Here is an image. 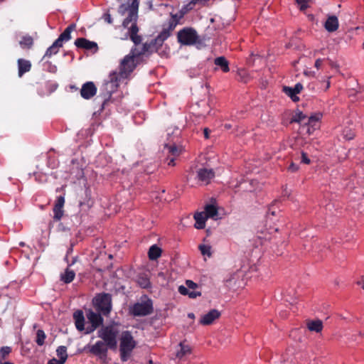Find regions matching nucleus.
<instances>
[{
  "label": "nucleus",
  "instance_id": "1",
  "mask_svg": "<svg viewBox=\"0 0 364 364\" xmlns=\"http://www.w3.org/2000/svg\"><path fill=\"white\" fill-rule=\"evenodd\" d=\"M133 0H128L127 4H122L119 6L118 12L122 16H124L126 12H128V16L124 19L122 26L128 28L129 38L136 46H139L141 42V36L137 33L139 32V27L137 26L138 11L139 7L136 11L132 10Z\"/></svg>",
  "mask_w": 364,
  "mask_h": 364
},
{
  "label": "nucleus",
  "instance_id": "2",
  "mask_svg": "<svg viewBox=\"0 0 364 364\" xmlns=\"http://www.w3.org/2000/svg\"><path fill=\"white\" fill-rule=\"evenodd\" d=\"M323 114L321 112L304 114L297 109V124H299L298 133L301 135L311 134L318 127Z\"/></svg>",
  "mask_w": 364,
  "mask_h": 364
},
{
  "label": "nucleus",
  "instance_id": "3",
  "mask_svg": "<svg viewBox=\"0 0 364 364\" xmlns=\"http://www.w3.org/2000/svg\"><path fill=\"white\" fill-rule=\"evenodd\" d=\"M193 6L188 4L182 6L178 13L173 14H171V19L169 20L168 26L164 28L159 34L156 37L155 43L163 45L164 42L171 36L172 31L175 29L176 26L179 23V21L189 11L193 9Z\"/></svg>",
  "mask_w": 364,
  "mask_h": 364
},
{
  "label": "nucleus",
  "instance_id": "4",
  "mask_svg": "<svg viewBox=\"0 0 364 364\" xmlns=\"http://www.w3.org/2000/svg\"><path fill=\"white\" fill-rule=\"evenodd\" d=\"M177 40L179 43L184 46H202L203 41L198 35L197 31L191 27H185L177 33Z\"/></svg>",
  "mask_w": 364,
  "mask_h": 364
},
{
  "label": "nucleus",
  "instance_id": "5",
  "mask_svg": "<svg viewBox=\"0 0 364 364\" xmlns=\"http://www.w3.org/2000/svg\"><path fill=\"white\" fill-rule=\"evenodd\" d=\"M118 331L112 326H103L97 331V336L105 342L110 350H116L117 347Z\"/></svg>",
  "mask_w": 364,
  "mask_h": 364
},
{
  "label": "nucleus",
  "instance_id": "6",
  "mask_svg": "<svg viewBox=\"0 0 364 364\" xmlns=\"http://www.w3.org/2000/svg\"><path fill=\"white\" fill-rule=\"evenodd\" d=\"M97 310L103 316H108L112 311V295L109 293L97 294L94 299Z\"/></svg>",
  "mask_w": 364,
  "mask_h": 364
},
{
  "label": "nucleus",
  "instance_id": "7",
  "mask_svg": "<svg viewBox=\"0 0 364 364\" xmlns=\"http://www.w3.org/2000/svg\"><path fill=\"white\" fill-rule=\"evenodd\" d=\"M109 81L106 82L101 88L102 97L104 99L103 105L110 99L112 94L116 90L118 87V75L117 73H113L109 75Z\"/></svg>",
  "mask_w": 364,
  "mask_h": 364
},
{
  "label": "nucleus",
  "instance_id": "8",
  "mask_svg": "<svg viewBox=\"0 0 364 364\" xmlns=\"http://www.w3.org/2000/svg\"><path fill=\"white\" fill-rule=\"evenodd\" d=\"M153 302L147 298L146 301L137 302L131 309V313L134 316H146L153 313Z\"/></svg>",
  "mask_w": 364,
  "mask_h": 364
},
{
  "label": "nucleus",
  "instance_id": "9",
  "mask_svg": "<svg viewBox=\"0 0 364 364\" xmlns=\"http://www.w3.org/2000/svg\"><path fill=\"white\" fill-rule=\"evenodd\" d=\"M87 318L89 322L91 323L90 326L86 327V333H90L97 329L103 323V318L101 314H97L92 310H89L87 313Z\"/></svg>",
  "mask_w": 364,
  "mask_h": 364
},
{
  "label": "nucleus",
  "instance_id": "10",
  "mask_svg": "<svg viewBox=\"0 0 364 364\" xmlns=\"http://www.w3.org/2000/svg\"><path fill=\"white\" fill-rule=\"evenodd\" d=\"M86 348L88 349L89 353L101 359L107 356L108 349H109L106 343L101 340L97 341L94 345L88 346Z\"/></svg>",
  "mask_w": 364,
  "mask_h": 364
},
{
  "label": "nucleus",
  "instance_id": "11",
  "mask_svg": "<svg viewBox=\"0 0 364 364\" xmlns=\"http://www.w3.org/2000/svg\"><path fill=\"white\" fill-rule=\"evenodd\" d=\"M135 346L136 342L131 332L129 331H123L120 338L119 351H124L125 350L132 351Z\"/></svg>",
  "mask_w": 364,
  "mask_h": 364
},
{
  "label": "nucleus",
  "instance_id": "12",
  "mask_svg": "<svg viewBox=\"0 0 364 364\" xmlns=\"http://www.w3.org/2000/svg\"><path fill=\"white\" fill-rule=\"evenodd\" d=\"M136 56H134L133 54L132 55H127L124 57V58L122 60L121 65H120V72L119 75L122 77H127V75L131 73L134 68V58Z\"/></svg>",
  "mask_w": 364,
  "mask_h": 364
},
{
  "label": "nucleus",
  "instance_id": "13",
  "mask_svg": "<svg viewBox=\"0 0 364 364\" xmlns=\"http://www.w3.org/2000/svg\"><path fill=\"white\" fill-rule=\"evenodd\" d=\"M65 196H59L57 197L56 200L55 202L53 211V219L55 222L60 221L64 215V205H65Z\"/></svg>",
  "mask_w": 364,
  "mask_h": 364
},
{
  "label": "nucleus",
  "instance_id": "14",
  "mask_svg": "<svg viewBox=\"0 0 364 364\" xmlns=\"http://www.w3.org/2000/svg\"><path fill=\"white\" fill-rule=\"evenodd\" d=\"M155 39L156 38L152 40L150 43H144L140 49L136 47L132 48L131 53L133 54L134 56L139 57L140 55L145 54L146 52L151 51L153 49L157 50L162 45L155 43Z\"/></svg>",
  "mask_w": 364,
  "mask_h": 364
},
{
  "label": "nucleus",
  "instance_id": "15",
  "mask_svg": "<svg viewBox=\"0 0 364 364\" xmlns=\"http://www.w3.org/2000/svg\"><path fill=\"white\" fill-rule=\"evenodd\" d=\"M97 90V87L93 82H86L82 86L80 95L85 100H90L96 95Z\"/></svg>",
  "mask_w": 364,
  "mask_h": 364
},
{
  "label": "nucleus",
  "instance_id": "16",
  "mask_svg": "<svg viewBox=\"0 0 364 364\" xmlns=\"http://www.w3.org/2000/svg\"><path fill=\"white\" fill-rule=\"evenodd\" d=\"M75 45L78 48H83L87 50H93L96 53L98 50V46L97 43L90 41L85 38H78L75 41Z\"/></svg>",
  "mask_w": 364,
  "mask_h": 364
},
{
  "label": "nucleus",
  "instance_id": "17",
  "mask_svg": "<svg viewBox=\"0 0 364 364\" xmlns=\"http://www.w3.org/2000/svg\"><path fill=\"white\" fill-rule=\"evenodd\" d=\"M220 316V312L217 309H212L201 316L200 323L204 326L210 325Z\"/></svg>",
  "mask_w": 364,
  "mask_h": 364
},
{
  "label": "nucleus",
  "instance_id": "18",
  "mask_svg": "<svg viewBox=\"0 0 364 364\" xmlns=\"http://www.w3.org/2000/svg\"><path fill=\"white\" fill-rule=\"evenodd\" d=\"M197 176L199 181L208 184L214 178L215 172L213 169L200 168L197 172Z\"/></svg>",
  "mask_w": 364,
  "mask_h": 364
},
{
  "label": "nucleus",
  "instance_id": "19",
  "mask_svg": "<svg viewBox=\"0 0 364 364\" xmlns=\"http://www.w3.org/2000/svg\"><path fill=\"white\" fill-rule=\"evenodd\" d=\"M73 319L75 321V327L79 331L84 330L86 331V328H85V316L82 310H77L74 312Z\"/></svg>",
  "mask_w": 364,
  "mask_h": 364
},
{
  "label": "nucleus",
  "instance_id": "20",
  "mask_svg": "<svg viewBox=\"0 0 364 364\" xmlns=\"http://www.w3.org/2000/svg\"><path fill=\"white\" fill-rule=\"evenodd\" d=\"M18 69V77H21L24 73L29 72L31 69V63L26 59L19 58L17 61Z\"/></svg>",
  "mask_w": 364,
  "mask_h": 364
},
{
  "label": "nucleus",
  "instance_id": "21",
  "mask_svg": "<svg viewBox=\"0 0 364 364\" xmlns=\"http://www.w3.org/2000/svg\"><path fill=\"white\" fill-rule=\"evenodd\" d=\"M191 353V348L184 343H180L176 352V355L179 359H185Z\"/></svg>",
  "mask_w": 364,
  "mask_h": 364
},
{
  "label": "nucleus",
  "instance_id": "22",
  "mask_svg": "<svg viewBox=\"0 0 364 364\" xmlns=\"http://www.w3.org/2000/svg\"><path fill=\"white\" fill-rule=\"evenodd\" d=\"M339 26L338 18L333 15L328 17L325 22L324 27L328 32L336 31Z\"/></svg>",
  "mask_w": 364,
  "mask_h": 364
},
{
  "label": "nucleus",
  "instance_id": "23",
  "mask_svg": "<svg viewBox=\"0 0 364 364\" xmlns=\"http://www.w3.org/2000/svg\"><path fill=\"white\" fill-rule=\"evenodd\" d=\"M75 24L72 23L69 25L64 31L56 39L60 43H63V41H68L71 39V32L75 29Z\"/></svg>",
  "mask_w": 364,
  "mask_h": 364
},
{
  "label": "nucleus",
  "instance_id": "24",
  "mask_svg": "<svg viewBox=\"0 0 364 364\" xmlns=\"http://www.w3.org/2000/svg\"><path fill=\"white\" fill-rule=\"evenodd\" d=\"M306 326L310 331L320 333L323 328V322L320 319L308 321Z\"/></svg>",
  "mask_w": 364,
  "mask_h": 364
},
{
  "label": "nucleus",
  "instance_id": "25",
  "mask_svg": "<svg viewBox=\"0 0 364 364\" xmlns=\"http://www.w3.org/2000/svg\"><path fill=\"white\" fill-rule=\"evenodd\" d=\"M277 204H278V200H275L268 207V210L267 213V221L268 220L272 221L273 218L276 217L279 215L280 211H279V207L277 206Z\"/></svg>",
  "mask_w": 364,
  "mask_h": 364
},
{
  "label": "nucleus",
  "instance_id": "26",
  "mask_svg": "<svg viewBox=\"0 0 364 364\" xmlns=\"http://www.w3.org/2000/svg\"><path fill=\"white\" fill-rule=\"evenodd\" d=\"M194 219L196 220L195 228L196 229H203L205 226V221L208 219L207 215L203 212L196 213L194 215Z\"/></svg>",
  "mask_w": 364,
  "mask_h": 364
},
{
  "label": "nucleus",
  "instance_id": "27",
  "mask_svg": "<svg viewBox=\"0 0 364 364\" xmlns=\"http://www.w3.org/2000/svg\"><path fill=\"white\" fill-rule=\"evenodd\" d=\"M63 47V43H60L58 41H55L46 50L43 58H50L53 55L59 52V49Z\"/></svg>",
  "mask_w": 364,
  "mask_h": 364
},
{
  "label": "nucleus",
  "instance_id": "28",
  "mask_svg": "<svg viewBox=\"0 0 364 364\" xmlns=\"http://www.w3.org/2000/svg\"><path fill=\"white\" fill-rule=\"evenodd\" d=\"M162 250L156 245H153L150 247L148 256L150 260H156L161 255Z\"/></svg>",
  "mask_w": 364,
  "mask_h": 364
},
{
  "label": "nucleus",
  "instance_id": "29",
  "mask_svg": "<svg viewBox=\"0 0 364 364\" xmlns=\"http://www.w3.org/2000/svg\"><path fill=\"white\" fill-rule=\"evenodd\" d=\"M214 63L217 66L220 67V69L224 73L229 72V70H230L229 63L225 57L220 56V57L216 58L214 60Z\"/></svg>",
  "mask_w": 364,
  "mask_h": 364
},
{
  "label": "nucleus",
  "instance_id": "30",
  "mask_svg": "<svg viewBox=\"0 0 364 364\" xmlns=\"http://www.w3.org/2000/svg\"><path fill=\"white\" fill-rule=\"evenodd\" d=\"M75 277V273L73 270L67 268L63 274L60 276V279L65 284H70L73 281Z\"/></svg>",
  "mask_w": 364,
  "mask_h": 364
},
{
  "label": "nucleus",
  "instance_id": "31",
  "mask_svg": "<svg viewBox=\"0 0 364 364\" xmlns=\"http://www.w3.org/2000/svg\"><path fill=\"white\" fill-rule=\"evenodd\" d=\"M178 292L182 295H188L190 298L194 299L201 295L200 291H196L194 289L189 291L186 287L181 285L178 287Z\"/></svg>",
  "mask_w": 364,
  "mask_h": 364
},
{
  "label": "nucleus",
  "instance_id": "32",
  "mask_svg": "<svg viewBox=\"0 0 364 364\" xmlns=\"http://www.w3.org/2000/svg\"><path fill=\"white\" fill-rule=\"evenodd\" d=\"M204 214L207 215V218H214L218 215V209L213 205H207L205 208Z\"/></svg>",
  "mask_w": 364,
  "mask_h": 364
},
{
  "label": "nucleus",
  "instance_id": "33",
  "mask_svg": "<svg viewBox=\"0 0 364 364\" xmlns=\"http://www.w3.org/2000/svg\"><path fill=\"white\" fill-rule=\"evenodd\" d=\"M59 359L65 363L68 359L67 348L64 346H59L56 350Z\"/></svg>",
  "mask_w": 364,
  "mask_h": 364
},
{
  "label": "nucleus",
  "instance_id": "34",
  "mask_svg": "<svg viewBox=\"0 0 364 364\" xmlns=\"http://www.w3.org/2000/svg\"><path fill=\"white\" fill-rule=\"evenodd\" d=\"M282 91L288 95L293 102H296V86L294 87L283 86Z\"/></svg>",
  "mask_w": 364,
  "mask_h": 364
},
{
  "label": "nucleus",
  "instance_id": "35",
  "mask_svg": "<svg viewBox=\"0 0 364 364\" xmlns=\"http://www.w3.org/2000/svg\"><path fill=\"white\" fill-rule=\"evenodd\" d=\"M33 44V39L31 36H23L20 41V45L22 48H31Z\"/></svg>",
  "mask_w": 364,
  "mask_h": 364
},
{
  "label": "nucleus",
  "instance_id": "36",
  "mask_svg": "<svg viewBox=\"0 0 364 364\" xmlns=\"http://www.w3.org/2000/svg\"><path fill=\"white\" fill-rule=\"evenodd\" d=\"M46 338V335L45 332L41 330L38 329L36 332V342L39 346H42L45 343V340Z\"/></svg>",
  "mask_w": 364,
  "mask_h": 364
},
{
  "label": "nucleus",
  "instance_id": "37",
  "mask_svg": "<svg viewBox=\"0 0 364 364\" xmlns=\"http://www.w3.org/2000/svg\"><path fill=\"white\" fill-rule=\"evenodd\" d=\"M314 0H297V6L301 11H304L311 6Z\"/></svg>",
  "mask_w": 364,
  "mask_h": 364
},
{
  "label": "nucleus",
  "instance_id": "38",
  "mask_svg": "<svg viewBox=\"0 0 364 364\" xmlns=\"http://www.w3.org/2000/svg\"><path fill=\"white\" fill-rule=\"evenodd\" d=\"M165 148L168 150V152L171 154L173 156H178L181 154V149H179L177 146L175 144L173 145H165Z\"/></svg>",
  "mask_w": 364,
  "mask_h": 364
},
{
  "label": "nucleus",
  "instance_id": "39",
  "mask_svg": "<svg viewBox=\"0 0 364 364\" xmlns=\"http://www.w3.org/2000/svg\"><path fill=\"white\" fill-rule=\"evenodd\" d=\"M256 63L264 64V60L259 55H252L247 60V63L250 66H255Z\"/></svg>",
  "mask_w": 364,
  "mask_h": 364
},
{
  "label": "nucleus",
  "instance_id": "40",
  "mask_svg": "<svg viewBox=\"0 0 364 364\" xmlns=\"http://www.w3.org/2000/svg\"><path fill=\"white\" fill-rule=\"evenodd\" d=\"M11 352V348L9 346H3L0 348V360H6Z\"/></svg>",
  "mask_w": 364,
  "mask_h": 364
},
{
  "label": "nucleus",
  "instance_id": "41",
  "mask_svg": "<svg viewBox=\"0 0 364 364\" xmlns=\"http://www.w3.org/2000/svg\"><path fill=\"white\" fill-rule=\"evenodd\" d=\"M139 285L144 289L149 288L151 286L149 279L146 277H140L138 279Z\"/></svg>",
  "mask_w": 364,
  "mask_h": 364
},
{
  "label": "nucleus",
  "instance_id": "42",
  "mask_svg": "<svg viewBox=\"0 0 364 364\" xmlns=\"http://www.w3.org/2000/svg\"><path fill=\"white\" fill-rule=\"evenodd\" d=\"M199 250L203 255L211 256L210 247L205 245H200Z\"/></svg>",
  "mask_w": 364,
  "mask_h": 364
},
{
  "label": "nucleus",
  "instance_id": "43",
  "mask_svg": "<svg viewBox=\"0 0 364 364\" xmlns=\"http://www.w3.org/2000/svg\"><path fill=\"white\" fill-rule=\"evenodd\" d=\"M343 137L347 140L353 139L355 136L354 132L353 131H351L350 129H348V127H346L343 130Z\"/></svg>",
  "mask_w": 364,
  "mask_h": 364
},
{
  "label": "nucleus",
  "instance_id": "44",
  "mask_svg": "<svg viewBox=\"0 0 364 364\" xmlns=\"http://www.w3.org/2000/svg\"><path fill=\"white\" fill-rule=\"evenodd\" d=\"M238 75L240 77V80L243 81L244 82H247L248 77L245 70H240L238 72Z\"/></svg>",
  "mask_w": 364,
  "mask_h": 364
},
{
  "label": "nucleus",
  "instance_id": "45",
  "mask_svg": "<svg viewBox=\"0 0 364 364\" xmlns=\"http://www.w3.org/2000/svg\"><path fill=\"white\" fill-rule=\"evenodd\" d=\"M132 351H129V350H124V351H120V356H121V360L122 361H127L128 360V358L130 355Z\"/></svg>",
  "mask_w": 364,
  "mask_h": 364
},
{
  "label": "nucleus",
  "instance_id": "46",
  "mask_svg": "<svg viewBox=\"0 0 364 364\" xmlns=\"http://www.w3.org/2000/svg\"><path fill=\"white\" fill-rule=\"evenodd\" d=\"M186 287L188 288V289H189L191 290L195 289L198 287L197 284L191 280H186Z\"/></svg>",
  "mask_w": 364,
  "mask_h": 364
},
{
  "label": "nucleus",
  "instance_id": "47",
  "mask_svg": "<svg viewBox=\"0 0 364 364\" xmlns=\"http://www.w3.org/2000/svg\"><path fill=\"white\" fill-rule=\"evenodd\" d=\"M301 162L305 164H309L311 162V160L308 157V155L304 151L301 152Z\"/></svg>",
  "mask_w": 364,
  "mask_h": 364
},
{
  "label": "nucleus",
  "instance_id": "48",
  "mask_svg": "<svg viewBox=\"0 0 364 364\" xmlns=\"http://www.w3.org/2000/svg\"><path fill=\"white\" fill-rule=\"evenodd\" d=\"M103 18L106 22L111 24L112 23V18L111 15L109 13H106L104 14Z\"/></svg>",
  "mask_w": 364,
  "mask_h": 364
},
{
  "label": "nucleus",
  "instance_id": "49",
  "mask_svg": "<svg viewBox=\"0 0 364 364\" xmlns=\"http://www.w3.org/2000/svg\"><path fill=\"white\" fill-rule=\"evenodd\" d=\"M64 363H65L63 362L61 360L56 359V358H52L48 363V364H64Z\"/></svg>",
  "mask_w": 364,
  "mask_h": 364
},
{
  "label": "nucleus",
  "instance_id": "50",
  "mask_svg": "<svg viewBox=\"0 0 364 364\" xmlns=\"http://www.w3.org/2000/svg\"><path fill=\"white\" fill-rule=\"evenodd\" d=\"M209 0H191L190 1L191 4L193 6L197 4H205V2L208 1Z\"/></svg>",
  "mask_w": 364,
  "mask_h": 364
},
{
  "label": "nucleus",
  "instance_id": "51",
  "mask_svg": "<svg viewBox=\"0 0 364 364\" xmlns=\"http://www.w3.org/2000/svg\"><path fill=\"white\" fill-rule=\"evenodd\" d=\"M139 6V0H133L132 3V10L136 11L137 9V7Z\"/></svg>",
  "mask_w": 364,
  "mask_h": 364
},
{
  "label": "nucleus",
  "instance_id": "52",
  "mask_svg": "<svg viewBox=\"0 0 364 364\" xmlns=\"http://www.w3.org/2000/svg\"><path fill=\"white\" fill-rule=\"evenodd\" d=\"M323 61V59H321V58H318L316 62H315V67L317 68V69H320L321 65H322V63Z\"/></svg>",
  "mask_w": 364,
  "mask_h": 364
},
{
  "label": "nucleus",
  "instance_id": "53",
  "mask_svg": "<svg viewBox=\"0 0 364 364\" xmlns=\"http://www.w3.org/2000/svg\"><path fill=\"white\" fill-rule=\"evenodd\" d=\"M48 165L49 167H50L51 168H54L56 167L57 164L55 161V160L53 159L52 161H51V159H49L48 161Z\"/></svg>",
  "mask_w": 364,
  "mask_h": 364
},
{
  "label": "nucleus",
  "instance_id": "54",
  "mask_svg": "<svg viewBox=\"0 0 364 364\" xmlns=\"http://www.w3.org/2000/svg\"><path fill=\"white\" fill-rule=\"evenodd\" d=\"M175 158L173 157L171 158V159H169V161H168V166H175Z\"/></svg>",
  "mask_w": 364,
  "mask_h": 364
},
{
  "label": "nucleus",
  "instance_id": "55",
  "mask_svg": "<svg viewBox=\"0 0 364 364\" xmlns=\"http://www.w3.org/2000/svg\"><path fill=\"white\" fill-rule=\"evenodd\" d=\"M209 132H210V131L208 128L204 129L203 133H204V136L205 139L209 138Z\"/></svg>",
  "mask_w": 364,
  "mask_h": 364
},
{
  "label": "nucleus",
  "instance_id": "56",
  "mask_svg": "<svg viewBox=\"0 0 364 364\" xmlns=\"http://www.w3.org/2000/svg\"><path fill=\"white\" fill-rule=\"evenodd\" d=\"M303 86L301 83L297 82V94L300 93V92L302 90Z\"/></svg>",
  "mask_w": 364,
  "mask_h": 364
},
{
  "label": "nucleus",
  "instance_id": "57",
  "mask_svg": "<svg viewBox=\"0 0 364 364\" xmlns=\"http://www.w3.org/2000/svg\"><path fill=\"white\" fill-rule=\"evenodd\" d=\"M294 122H296V115H294L292 114L291 118H290V121H289V123H294Z\"/></svg>",
  "mask_w": 364,
  "mask_h": 364
},
{
  "label": "nucleus",
  "instance_id": "58",
  "mask_svg": "<svg viewBox=\"0 0 364 364\" xmlns=\"http://www.w3.org/2000/svg\"><path fill=\"white\" fill-rule=\"evenodd\" d=\"M294 163L291 162L290 166H289V169L291 170L292 171H294Z\"/></svg>",
  "mask_w": 364,
  "mask_h": 364
},
{
  "label": "nucleus",
  "instance_id": "59",
  "mask_svg": "<svg viewBox=\"0 0 364 364\" xmlns=\"http://www.w3.org/2000/svg\"><path fill=\"white\" fill-rule=\"evenodd\" d=\"M188 316L190 318H195V315L193 313H189L188 314Z\"/></svg>",
  "mask_w": 364,
  "mask_h": 364
},
{
  "label": "nucleus",
  "instance_id": "60",
  "mask_svg": "<svg viewBox=\"0 0 364 364\" xmlns=\"http://www.w3.org/2000/svg\"><path fill=\"white\" fill-rule=\"evenodd\" d=\"M0 364H14V363H11V362H2L1 360H0Z\"/></svg>",
  "mask_w": 364,
  "mask_h": 364
},
{
  "label": "nucleus",
  "instance_id": "61",
  "mask_svg": "<svg viewBox=\"0 0 364 364\" xmlns=\"http://www.w3.org/2000/svg\"><path fill=\"white\" fill-rule=\"evenodd\" d=\"M308 17H309V19H310V20H311V21H312V20H314V16L313 14H310V15H309V16H308Z\"/></svg>",
  "mask_w": 364,
  "mask_h": 364
},
{
  "label": "nucleus",
  "instance_id": "62",
  "mask_svg": "<svg viewBox=\"0 0 364 364\" xmlns=\"http://www.w3.org/2000/svg\"><path fill=\"white\" fill-rule=\"evenodd\" d=\"M284 196H288L289 195V193H288V191L287 190V188H285V189L284 190Z\"/></svg>",
  "mask_w": 364,
  "mask_h": 364
},
{
  "label": "nucleus",
  "instance_id": "63",
  "mask_svg": "<svg viewBox=\"0 0 364 364\" xmlns=\"http://www.w3.org/2000/svg\"><path fill=\"white\" fill-rule=\"evenodd\" d=\"M363 289H364V282H363Z\"/></svg>",
  "mask_w": 364,
  "mask_h": 364
}]
</instances>
